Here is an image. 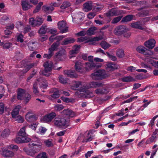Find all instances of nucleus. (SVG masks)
I'll return each mask as SVG.
<instances>
[{
  "label": "nucleus",
  "mask_w": 158,
  "mask_h": 158,
  "mask_svg": "<svg viewBox=\"0 0 158 158\" xmlns=\"http://www.w3.org/2000/svg\"><path fill=\"white\" fill-rule=\"evenodd\" d=\"M23 150L27 155L31 156H34L35 154L32 149H28L26 148H24Z\"/></svg>",
  "instance_id": "36"
},
{
  "label": "nucleus",
  "mask_w": 158,
  "mask_h": 158,
  "mask_svg": "<svg viewBox=\"0 0 158 158\" xmlns=\"http://www.w3.org/2000/svg\"><path fill=\"white\" fill-rule=\"evenodd\" d=\"M116 54L117 56L119 58H122L124 56V51L122 49H118L116 52Z\"/></svg>",
  "instance_id": "42"
},
{
  "label": "nucleus",
  "mask_w": 158,
  "mask_h": 158,
  "mask_svg": "<svg viewBox=\"0 0 158 158\" xmlns=\"http://www.w3.org/2000/svg\"><path fill=\"white\" fill-rule=\"evenodd\" d=\"M103 84L99 82H91L89 84V88H97L102 87Z\"/></svg>",
  "instance_id": "24"
},
{
  "label": "nucleus",
  "mask_w": 158,
  "mask_h": 158,
  "mask_svg": "<svg viewBox=\"0 0 158 158\" xmlns=\"http://www.w3.org/2000/svg\"><path fill=\"white\" fill-rule=\"evenodd\" d=\"M62 114L67 117L73 118L75 116L74 112L69 109H64L62 112Z\"/></svg>",
  "instance_id": "13"
},
{
  "label": "nucleus",
  "mask_w": 158,
  "mask_h": 158,
  "mask_svg": "<svg viewBox=\"0 0 158 158\" xmlns=\"http://www.w3.org/2000/svg\"><path fill=\"white\" fill-rule=\"evenodd\" d=\"M157 138L158 137L152 135V136L150 137L147 139L146 141V144H150L151 143L155 141V139Z\"/></svg>",
  "instance_id": "40"
},
{
  "label": "nucleus",
  "mask_w": 158,
  "mask_h": 158,
  "mask_svg": "<svg viewBox=\"0 0 158 158\" xmlns=\"http://www.w3.org/2000/svg\"><path fill=\"white\" fill-rule=\"evenodd\" d=\"M12 45V44L10 43H5L3 46V48L4 49H7L10 48Z\"/></svg>",
  "instance_id": "58"
},
{
  "label": "nucleus",
  "mask_w": 158,
  "mask_h": 158,
  "mask_svg": "<svg viewBox=\"0 0 158 158\" xmlns=\"http://www.w3.org/2000/svg\"><path fill=\"white\" fill-rule=\"evenodd\" d=\"M31 96L28 93H26L24 96V98L23 99L24 100L25 102H26V103H27L31 99Z\"/></svg>",
  "instance_id": "52"
},
{
  "label": "nucleus",
  "mask_w": 158,
  "mask_h": 158,
  "mask_svg": "<svg viewBox=\"0 0 158 158\" xmlns=\"http://www.w3.org/2000/svg\"><path fill=\"white\" fill-rule=\"evenodd\" d=\"M131 27L137 28L140 30H143L144 28L142 26V24L140 22H137L131 24Z\"/></svg>",
  "instance_id": "25"
},
{
  "label": "nucleus",
  "mask_w": 158,
  "mask_h": 158,
  "mask_svg": "<svg viewBox=\"0 0 158 158\" xmlns=\"http://www.w3.org/2000/svg\"><path fill=\"white\" fill-rule=\"evenodd\" d=\"M82 83L80 81H76L74 82L73 84L71 86V88L72 89L74 90L77 89L78 88H82Z\"/></svg>",
  "instance_id": "28"
},
{
  "label": "nucleus",
  "mask_w": 158,
  "mask_h": 158,
  "mask_svg": "<svg viewBox=\"0 0 158 158\" xmlns=\"http://www.w3.org/2000/svg\"><path fill=\"white\" fill-rule=\"evenodd\" d=\"M128 31V29L126 26L121 25L116 27L114 30V32L116 35H120Z\"/></svg>",
  "instance_id": "5"
},
{
  "label": "nucleus",
  "mask_w": 158,
  "mask_h": 158,
  "mask_svg": "<svg viewBox=\"0 0 158 158\" xmlns=\"http://www.w3.org/2000/svg\"><path fill=\"white\" fill-rule=\"evenodd\" d=\"M86 66L85 69L87 71H89V70L92 69L95 67H97L98 66L97 65V63L94 62H91L90 63L87 62L85 63Z\"/></svg>",
  "instance_id": "20"
},
{
  "label": "nucleus",
  "mask_w": 158,
  "mask_h": 158,
  "mask_svg": "<svg viewBox=\"0 0 158 158\" xmlns=\"http://www.w3.org/2000/svg\"><path fill=\"white\" fill-rule=\"evenodd\" d=\"M64 73L69 77L71 78H76L77 77V75L74 71L67 70L64 71Z\"/></svg>",
  "instance_id": "18"
},
{
  "label": "nucleus",
  "mask_w": 158,
  "mask_h": 158,
  "mask_svg": "<svg viewBox=\"0 0 158 158\" xmlns=\"http://www.w3.org/2000/svg\"><path fill=\"white\" fill-rule=\"evenodd\" d=\"M32 142L35 143H32L31 142V145L34 146H41L42 145V142L40 139L36 137H35L32 139Z\"/></svg>",
  "instance_id": "19"
},
{
  "label": "nucleus",
  "mask_w": 158,
  "mask_h": 158,
  "mask_svg": "<svg viewBox=\"0 0 158 158\" xmlns=\"http://www.w3.org/2000/svg\"><path fill=\"white\" fill-rule=\"evenodd\" d=\"M92 4L91 1L86 2L83 5L84 10L85 12H88L92 10Z\"/></svg>",
  "instance_id": "22"
},
{
  "label": "nucleus",
  "mask_w": 158,
  "mask_h": 158,
  "mask_svg": "<svg viewBox=\"0 0 158 158\" xmlns=\"http://www.w3.org/2000/svg\"><path fill=\"white\" fill-rule=\"evenodd\" d=\"M100 40V38L97 37H96L94 38H89L85 36L81 37L78 38L77 40V42L80 43L82 42L85 40H86V41L85 42V43L89 42H91L92 43L90 44L92 45H95V44L96 41L99 40Z\"/></svg>",
  "instance_id": "3"
},
{
  "label": "nucleus",
  "mask_w": 158,
  "mask_h": 158,
  "mask_svg": "<svg viewBox=\"0 0 158 158\" xmlns=\"http://www.w3.org/2000/svg\"><path fill=\"white\" fill-rule=\"evenodd\" d=\"M35 147H33L32 149L33 150L35 154L39 152L41 149V146H35Z\"/></svg>",
  "instance_id": "57"
},
{
  "label": "nucleus",
  "mask_w": 158,
  "mask_h": 158,
  "mask_svg": "<svg viewBox=\"0 0 158 158\" xmlns=\"http://www.w3.org/2000/svg\"><path fill=\"white\" fill-rule=\"evenodd\" d=\"M75 67L76 70L81 73H82L83 72V64L80 61H77L75 64Z\"/></svg>",
  "instance_id": "11"
},
{
  "label": "nucleus",
  "mask_w": 158,
  "mask_h": 158,
  "mask_svg": "<svg viewBox=\"0 0 158 158\" xmlns=\"http://www.w3.org/2000/svg\"><path fill=\"white\" fill-rule=\"evenodd\" d=\"M48 28L47 27V26L43 24L39 30V33L40 34H45L46 32H48Z\"/></svg>",
  "instance_id": "35"
},
{
  "label": "nucleus",
  "mask_w": 158,
  "mask_h": 158,
  "mask_svg": "<svg viewBox=\"0 0 158 158\" xmlns=\"http://www.w3.org/2000/svg\"><path fill=\"white\" fill-rule=\"evenodd\" d=\"M96 15V14L95 13L91 12L87 15V17L89 19H92Z\"/></svg>",
  "instance_id": "63"
},
{
  "label": "nucleus",
  "mask_w": 158,
  "mask_h": 158,
  "mask_svg": "<svg viewBox=\"0 0 158 158\" xmlns=\"http://www.w3.org/2000/svg\"><path fill=\"white\" fill-rule=\"evenodd\" d=\"M64 107L62 105L57 104L55 106V108L56 110L60 111L64 108Z\"/></svg>",
  "instance_id": "54"
},
{
  "label": "nucleus",
  "mask_w": 158,
  "mask_h": 158,
  "mask_svg": "<svg viewBox=\"0 0 158 158\" xmlns=\"http://www.w3.org/2000/svg\"><path fill=\"white\" fill-rule=\"evenodd\" d=\"M26 91L24 89L19 88L18 89L17 98L19 100H22L24 98L26 94Z\"/></svg>",
  "instance_id": "14"
},
{
  "label": "nucleus",
  "mask_w": 158,
  "mask_h": 158,
  "mask_svg": "<svg viewBox=\"0 0 158 158\" xmlns=\"http://www.w3.org/2000/svg\"><path fill=\"white\" fill-rule=\"evenodd\" d=\"M54 122L56 126L62 129L66 128L70 126V120L64 118H56Z\"/></svg>",
  "instance_id": "1"
},
{
  "label": "nucleus",
  "mask_w": 158,
  "mask_h": 158,
  "mask_svg": "<svg viewBox=\"0 0 158 158\" xmlns=\"http://www.w3.org/2000/svg\"><path fill=\"white\" fill-rule=\"evenodd\" d=\"M25 118L28 122H32L36 120V117L35 114H33L31 112H28L25 115Z\"/></svg>",
  "instance_id": "10"
},
{
  "label": "nucleus",
  "mask_w": 158,
  "mask_h": 158,
  "mask_svg": "<svg viewBox=\"0 0 158 158\" xmlns=\"http://www.w3.org/2000/svg\"><path fill=\"white\" fill-rule=\"evenodd\" d=\"M2 155L5 157H12L14 156V154L12 152L7 149H2Z\"/></svg>",
  "instance_id": "23"
},
{
  "label": "nucleus",
  "mask_w": 158,
  "mask_h": 158,
  "mask_svg": "<svg viewBox=\"0 0 158 158\" xmlns=\"http://www.w3.org/2000/svg\"><path fill=\"white\" fill-rule=\"evenodd\" d=\"M135 78L137 80H142L144 78L143 75L142 73H140L135 76Z\"/></svg>",
  "instance_id": "62"
},
{
  "label": "nucleus",
  "mask_w": 158,
  "mask_h": 158,
  "mask_svg": "<svg viewBox=\"0 0 158 158\" xmlns=\"http://www.w3.org/2000/svg\"><path fill=\"white\" fill-rule=\"evenodd\" d=\"M21 108V106L19 105H18L15 106L11 113V114L13 118H15L16 116L19 114Z\"/></svg>",
  "instance_id": "17"
},
{
  "label": "nucleus",
  "mask_w": 158,
  "mask_h": 158,
  "mask_svg": "<svg viewBox=\"0 0 158 158\" xmlns=\"http://www.w3.org/2000/svg\"><path fill=\"white\" fill-rule=\"evenodd\" d=\"M35 19H34L33 18L29 19V23L31 26L34 27L35 26Z\"/></svg>",
  "instance_id": "56"
},
{
  "label": "nucleus",
  "mask_w": 158,
  "mask_h": 158,
  "mask_svg": "<svg viewBox=\"0 0 158 158\" xmlns=\"http://www.w3.org/2000/svg\"><path fill=\"white\" fill-rule=\"evenodd\" d=\"M44 20L43 19L41 18H36L35 19V26H39L40 25L43 23Z\"/></svg>",
  "instance_id": "43"
},
{
  "label": "nucleus",
  "mask_w": 158,
  "mask_h": 158,
  "mask_svg": "<svg viewBox=\"0 0 158 158\" xmlns=\"http://www.w3.org/2000/svg\"><path fill=\"white\" fill-rule=\"evenodd\" d=\"M137 51L140 53L144 54L145 53L146 48L143 46H139L136 48Z\"/></svg>",
  "instance_id": "39"
},
{
  "label": "nucleus",
  "mask_w": 158,
  "mask_h": 158,
  "mask_svg": "<svg viewBox=\"0 0 158 158\" xmlns=\"http://www.w3.org/2000/svg\"><path fill=\"white\" fill-rule=\"evenodd\" d=\"M122 81L125 82H130L135 81V79L131 76H129L124 77L122 79Z\"/></svg>",
  "instance_id": "33"
},
{
  "label": "nucleus",
  "mask_w": 158,
  "mask_h": 158,
  "mask_svg": "<svg viewBox=\"0 0 158 158\" xmlns=\"http://www.w3.org/2000/svg\"><path fill=\"white\" fill-rule=\"evenodd\" d=\"M71 5V4L69 1H64L61 6L60 8L61 9H64L68 8L70 7Z\"/></svg>",
  "instance_id": "32"
},
{
  "label": "nucleus",
  "mask_w": 158,
  "mask_h": 158,
  "mask_svg": "<svg viewBox=\"0 0 158 158\" xmlns=\"http://www.w3.org/2000/svg\"><path fill=\"white\" fill-rule=\"evenodd\" d=\"M92 78L94 80H102L108 77L105 70H99L92 73L91 75Z\"/></svg>",
  "instance_id": "2"
},
{
  "label": "nucleus",
  "mask_w": 158,
  "mask_h": 158,
  "mask_svg": "<svg viewBox=\"0 0 158 158\" xmlns=\"http://www.w3.org/2000/svg\"><path fill=\"white\" fill-rule=\"evenodd\" d=\"M48 39V37L46 35H41L39 38L41 42L45 41Z\"/></svg>",
  "instance_id": "64"
},
{
  "label": "nucleus",
  "mask_w": 158,
  "mask_h": 158,
  "mask_svg": "<svg viewBox=\"0 0 158 158\" xmlns=\"http://www.w3.org/2000/svg\"><path fill=\"white\" fill-rule=\"evenodd\" d=\"M134 16L132 15H128L123 17L122 20V22H127L132 20Z\"/></svg>",
  "instance_id": "34"
},
{
  "label": "nucleus",
  "mask_w": 158,
  "mask_h": 158,
  "mask_svg": "<svg viewBox=\"0 0 158 158\" xmlns=\"http://www.w3.org/2000/svg\"><path fill=\"white\" fill-rule=\"evenodd\" d=\"M26 127H24L21 128L18 133V135L20 136L24 137L26 136L25 132Z\"/></svg>",
  "instance_id": "41"
},
{
  "label": "nucleus",
  "mask_w": 158,
  "mask_h": 158,
  "mask_svg": "<svg viewBox=\"0 0 158 158\" xmlns=\"http://www.w3.org/2000/svg\"><path fill=\"white\" fill-rule=\"evenodd\" d=\"M36 65V64L34 63H30L27 65V68L25 70H20V75L27 73L30 69L34 67Z\"/></svg>",
  "instance_id": "26"
},
{
  "label": "nucleus",
  "mask_w": 158,
  "mask_h": 158,
  "mask_svg": "<svg viewBox=\"0 0 158 158\" xmlns=\"http://www.w3.org/2000/svg\"><path fill=\"white\" fill-rule=\"evenodd\" d=\"M21 5L23 10L26 11L29 9L31 7V6L30 5L29 3L26 1H23L22 2Z\"/></svg>",
  "instance_id": "27"
},
{
  "label": "nucleus",
  "mask_w": 158,
  "mask_h": 158,
  "mask_svg": "<svg viewBox=\"0 0 158 158\" xmlns=\"http://www.w3.org/2000/svg\"><path fill=\"white\" fill-rule=\"evenodd\" d=\"M50 93H53V94H51L50 96V99L56 98H59L60 96L59 92L56 88L52 89L50 91Z\"/></svg>",
  "instance_id": "16"
},
{
  "label": "nucleus",
  "mask_w": 158,
  "mask_h": 158,
  "mask_svg": "<svg viewBox=\"0 0 158 158\" xmlns=\"http://www.w3.org/2000/svg\"><path fill=\"white\" fill-rule=\"evenodd\" d=\"M43 3L42 2H40L36 6L35 9L34 10L33 12L34 13L38 12L40 10L41 6L43 5Z\"/></svg>",
  "instance_id": "44"
},
{
  "label": "nucleus",
  "mask_w": 158,
  "mask_h": 158,
  "mask_svg": "<svg viewBox=\"0 0 158 158\" xmlns=\"http://www.w3.org/2000/svg\"><path fill=\"white\" fill-rule=\"evenodd\" d=\"M106 53L108 56L110 60L113 61H115L117 60V58L115 56L110 54V53L108 52H106Z\"/></svg>",
  "instance_id": "50"
},
{
  "label": "nucleus",
  "mask_w": 158,
  "mask_h": 158,
  "mask_svg": "<svg viewBox=\"0 0 158 158\" xmlns=\"http://www.w3.org/2000/svg\"><path fill=\"white\" fill-rule=\"evenodd\" d=\"M149 14V11L148 10H144L139 13V16L140 17H144L147 16Z\"/></svg>",
  "instance_id": "45"
},
{
  "label": "nucleus",
  "mask_w": 158,
  "mask_h": 158,
  "mask_svg": "<svg viewBox=\"0 0 158 158\" xmlns=\"http://www.w3.org/2000/svg\"><path fill=\"white\" fill-rule=\"evenodd\" d=\"M97 30V28L95 27H90L87 30L86 34L89 35H92L94 34V32Z\"/></svg>",
  "instance_id": "37"
},
{
  "label": "nucleus",
  "mask_w": 158,
  "mask_h": 158,
  "mask_svg": "<svg viewBox=\"0 0 158 158\" xmlns=\"http://www.w3.org/2000/svg\"><path fill=\"white\" fill-rule=\"evenodd\" d=\"M23 36L22 34H20L17 36V41H19L21 43H22L23 41Z\"/></svg>",
  "instance_id": "53"
},
{
  "label": "nucleus",
  "mask_w": 158,
  "mask_h": 158,
  "mask_svg": "<svg viewBox=\"0 0 158 158\" xmlns=\"http://www.w3.org/2000/svg\"><path fill=\"white\" fill-rule=\"evenodd\" d=\"M59 42L56 41L49 48L48 51L51 53L53 54V52L57 50L58 47L59 45Z\"/></svg>",
  "instance_id": "21"
},
{
  "label": "nucleus",
  "mask_w": 158,
  "mask_h": 158,
  "mask_svg": "<svg viewBox=\"0 0 158 158\" xmlns=\"http://www.w3.org/2000/svg\"><path fill=\"white\" fill-rule=\"evenodd\" d=\"M122 17L123 16H119L114 18L112 21L111 23L112 24L117 23L121 20Z\"/></svg>",
  "instance_id": "48"
},
{
  "label": "nucleus",
  "mask_w": 158,
  "mask_h": 158,
  "mask_svg": "<svg viewBox=\"0 0 158 158\" xmlns=\"http://www.w3.org/2000/svg\"><path fill=\"white\" fill-rule=\"evenodd\" d=\"M100 45L102 48L106 49L109 48L110 45L105 41H103L100 43Z\"/></svg>",
  "instance_id": "38"
},
{
  "label": "nucleus",
  "mask_w": 158,
  "mask_h": 158,
  "mask_svg": "<svg viewBox=\"0 0 158 158\" xmlns=\"http://www.w3.org/2000/svg\"><path fill=\"white\" fill-rule=\"evenodd\" d=\"M95 93L97 94H107L109 92L108 89L105 88L97 89L95 90Z\"/></svg>",
  "instance_id": "29"
},
{
  "label": "nucleus",
  "mask_w": 158,
  "mask_h": 158,
  "mask_svg": "<svg viewBox=\"0 0 158 158\" xmlns=\"http://www.w3.org/2000/svg\"><path fill=\"white\" fill-rule=\"evenodd\" d=\"M106 69L108 71H113L118 68V66L112 62H110L106 64Z\"/></svg>",
  "instance_id": "12"
},
{
  "label": "nucleus",
  "mask_w": 158,
  "mask_h": 158,
  "mask_svg": "<svg viewBox=\"0 0 158 158\" xmlns=\"http://www.w3.org/2000/svg\"><path fill=\"white\" fill-rule=\"evenodd\" d=\"M23 55L19 52H17L15 56V58L17 60H20L23 58Z\"/></svg>",
  "instance_id": "47"
},
{
  "label": "nucleus",
  "mask_w": 158,
  "mask_h": 158,
  "mask_svg": "<svg viewBox=\"0 0 158 158\" xmlns=\"http://www.w3.org/2000/svg\"><path fill=\"white\" fill-rule=\"evenodd\" d=\"M123 13V10H118L113 8L108 11L105 14L108 17L113 16H118L121 15Z\"/></svg>",
  "instance_id": "6"
},
{
  "label": "nucleus",
  "mask_w": 158,
  "mask_h": 158,
  "mask_svg": "<svg viewBox=\"0 0 158 158\" xmlns=\"http://www.w3.org/2000/svg\"><path fill=\"white\" fill-rule=\"evenodd\" d=\"M57 25L58 28L60 30V33H63L68 31V27L66 26L65 21L63 20L59 21L57 23Z\"/></svg>",
  "instance_id": "7"
},
{
  "label": "nucleus",
  "mask_w": 158,
  "mask_h": 158,
  "mask_svg": "<svg viewBox=\"0 0 158 158\" xmlns=\"http://www.w3.org/2000/svg\"><path fill=\"white\" fill-rule=\"evenodd\" d=\"M156 41L154 39H151L148 40L146 41L144 44L147 48L150 49H152L155 46Z\"/></svg>",
  "instance_id": "9"
},
{
  "label": "nucleus",
  "mask_w": 158,
  "mask_h": 158,
  "mask_svg": "<svg viewBox=\"0 0 158 158\" xmlns=\"http://www.w3.org/2000/svg\"><path fill=\"white\" fill-rule=\"evenodd\" d=\"M45 145L47 147H49L53 146V144L51 141L49 140H46L45 141Z\"/></svg>",
  "instance_id": "61"
},
{
  "label": "nucleus",
  "mask_w": 158,
  "mask_h": 158,
  "mask_svg": "<svg viewBox=\"0 0 158 158\" xmlns=\"http://www.w3.org/2000/svg\"><path fill=\"white\" fill-rule=\"evenodd\" d=\"M59 81L60 82L63 84H65L67 82V80L66 78H64L62 76H60L59 77Z\"/></svg>",
  "instance_id": "49"
},
{
  "label": "nucleus",
  "mask_w": 158,
  "mask_h": 158,
  "mask_svg": "<svg viewBox=\"0 0 158 158\" xmlns=\"http://www.w3.org/2000/svg\"><path fill=\"white\" fill-rule=\"evenodd\" d=\"M56 3H54L53 4V6H47L46 5H44L42 7V10L44 11L45 12L48 13L51 12L53 10H54V6H56Z\"/></svg>",
  "instance_id": "15"
},
{
  "label": "nucleus",
  "mask_w": 158,
  "mask_h": 158,
  "mask_svg": "<svg viewBox=\"0 0 158 158\" xmlns=\"http://www.w3.org/2000/svg\"><path fill=\"white\" fill-rule=\"evenodd\" d=\"M57 32V30L55 28H48V32H50L51 34H56Z\"/></svg>",
  "instance_id": "60"
},
{
  "label": "nucleus",
  "mask_w": 158,
  "mask_h": 158,
  "mask_svg": "<svg viewBox=\"0 0 158 158\" xmlns=\"http://www.w3.org/2000/svg\"><path fill=\"white\" fill-rule=\"evenodd\" d=\"M10 133V131L9 129H4L2 132L1 134V137L4 138L7 137Z\"/></svg>",
  "instance_id": "31"
},
{
  "label": "nucleus",
  "mask_w": 158,
  "mask_h": 158,
  "mask_svg": "<svg viewBox=\"0 0 158 158\" xmlns=\"http://www.w3.org/2000/svg\"><path fill=\"white\" fill-rule=\"evenodd\" d=\"M75 41V40L74 39L72 38H67L64 40L62 42V45H67L69 44H71L74 43Z\"/></svg>",
  "instance_id": "30"
},
{
  "label": "nucleus",
  "mask_w": 158,
  "mask_h": 158,
  "mask_svg": "<svg viewBox=\"0 0 158 158\" xmlns=\"http://www.w3.org/2000/svg\"><path fill=\"white\" fill-rule=\"evenodd\" d=\"M56 114L54 112H52L45 115L43 118V121L45 122H51L56 116Z\"/></svg>",
  "instance_id": "8"
},
{
  "label": "nucleus",
  "mask_w": 158,
  "mask_h": 158,
  "mask_svg": "<svg viewBox=\"0 0 158 158\" xmlns=\"http://www.w3.org/2000/svg\"><path fill=\"white\" fill-rule=\"evenodd\" d=\"M38 87V85L37 83L36 82L34 83L33 85V92L35 94H36L39 92Z\"/></svg>",
  "instance_id": "51"
},
{
  "label": "nucleus",
  "mask_w": 158,
  "mask_h": 158,
  "mask_svg": "<svg viewBox=\"0 0 158 158\" xmlns=\"http://www.w3.org/2000/svg\"><path fill=\"white\" fill-rule=\"evenodd\" d=\"M23 137H17L15 139V141L17 143H23Z\"/></svg>",
  "instance_id": "55"
},
{
  "label": "nucleus",
  "mask_w": 158,
  "mask_h": 158,
  "mask_svg": "<svg viewBox=\"0 0 158 158\" xmlns=\"http://www.w3.org/2000/svg\"><path fill=\"white\" fill-rule=\"evenodd\" d=\"M35 158H48V155L45 152H42L38 154Z\"/></svg>",
  "instance_id": "46"
},
{
  "label": "nucleus",
  "mask_w": 158,
  "mask_h": 158,
  "mask_svg": "<svg viewBox=\"0 0 158 158\" xmlns=\"http://www.w3.org/2000/svg\"><path fill=\"white\" fill-rule=\"evenodd\" d=\"M4 105L2 102L0 103V114H2L4 111Z\"/></svg>",
  "instance_id": "59"
},
{
  "label": "nucleus",
  "mask_w": 158,
  "mask_h": 158,
  "mask_svg": "<svg viewBox=\"0 0 158 158\" xmlns=\"http://www.w3.org/2000/svg\"><path fill=\"white\" fill-rule=\"evenodd\" d=\"M43 66L45 69L42 72L43 74L46 77L49 76L51 74L52 64L51 62L47 61L44 63Z\"/></svg>",
  "instance_id": "4"
}]
</instances>
